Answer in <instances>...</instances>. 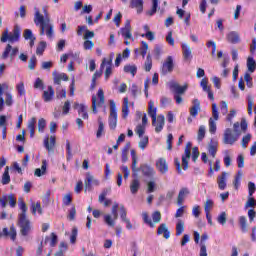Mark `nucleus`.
Masks as SVG:
<instances>
[{
    "mask_svg": "<svg viewBox=\"0 0 256 256\" xmlns=\"http://www.w3.org/2000/svg\"><path fill=\"white\" fill-rule=\"evenodd\" d=\"M34 23L36 27H40V35H46L50 41H53V37H55V30L51 23V18H45L38 7H34Z\"/></svg>",
    "mask_w": 256,
    "mask_h": 256,
    "instance_id": "f257e3e1",
    "label": "nucleus"
},
{
    "mask_svg": "<svg viewBox=\"0 0 256 256\" xmlns=\"http://www.w3.org/2000/svg\"><path fill=\"white\" fill-rule=\"evenodd\" d=\"M148 115L152 119V127H154L156 133H161L163 127H165V116H157V108L155 107V102L150 100L148 103Z\"/></svg>",
    "mask_w": 256,
    "mask_h": 256,
    "instance_id": "f03ea898",
    "label": "nucleus"
},
{
    "mask_svg": "<svg viewBox=\"0 0 256 256\" xmlns=\"http://www.w3.org/2000/svg\"><path fill=\"white\" fill-rule=\"evenodd\" d=\"M19 209H21L22 213L19 214L18 225L20 227L21 234L26 237V235L31 233V222L27 219V205L25 202H19Z\"/></svg>",
    "mask_w": 256,
    "mask_h": 256,
    "instance_id": "7ed1b4c3",
    "label": "nucleus"
},
{
    "mask_svg": "<svg viewBox=\"0 0 256 256\" xmlns=\"http://www.w3.org/2000/svg\"><path fill=\"white\" fill-rule=\"evenodd\" d=\"M11 107L13 105V95L9 92V84H0V111H3V107Z\"/></svg>",
    "mask_w": 256,
    "mask_h": 256,
    "instance_id": "20e7f679",
    "label": "nucleus"
},
{
    "mask_svg": "<svg viewBox=\"0 0 256 256\" xmlns=\"http://www.w3.org/2000/svg\"><path fill=\"white\" fill-rule=\"evenodd\" d=\"M19 37H21V31L19 27H15L12 32L9 33V30H5L2 33L1 42L2 43H17L19 41Z\"/></svg>",
    "mask_w": 256,
    "mask_h": 256,
    "instance_id": "39448f33",
    "label": "nucleus"
},
{
    "mask_svg": "<svg viewBox=\"0 0 256 256\" xmlns=\"http://www.w3.org/2000/svg\"><path fill=\"white\" fill-rule=\"evenodd\" d=\"M239 137H241V133L233 132V129L226 128L223 133L222 143L224 145H233L239 141Z\"/></svg>",
    "mask_w": 256,
    "mask_h": 256,
    "instance_id": "423d86ee",
    "label": "nucleus"
},
{
    "mask_svg": "<svg viewBox=\"0 0 256 256\" xmlns=\"http://www.w3.org/2000/svg\"><path fill=\"white\" fill-rule=\"evenodd\" d=\"M115 54L111 53L110 58H103L102 63L100 65V69L103 71V69L106 68L104 72L105 80L108 81L109 77L113 75V57Z\"/></svg>",
    "mask_w": 256,
    "mask_h": 256,
    "instance_id": "0eeeda50",
    "label": "nucleus"
},
{
    "mask_svg": "<svg viewBox=\"0 0 256 256\" xmlns=\"http://www.w3.org/2000/svg\"><path fill=\"white\" fill-rule=\"evenodd\" d=\"M119 209V204L115 202L112 206V214L104 215V223L108 225V227H115V222L119 218V213L117 212Z\"/></svg>",
    "mask_w": 256,
    "mask_h": 256,
    "instance_id": "6e6552de",
    "label": "nucleus"
},
{
    "mask_svg": "<svg viewBox=\"0 0 256 256\" xmlns=\"http://www.w3.org/2000/svg\"><path fill=\"white\" fill-rule=\"evenodd\" d=\"M215 121H219V109L217 108V104H212V118L209 119V131L212 135L217 133V123Z\"/></svg>",
    "mask_w": 256,
    "mask_h": 256,
    "instance_id": "1a4fd4ad",
    "label": "nucleus"
},
{
    "mask_svg": "<svg viewBox=\"0 0 256 256\" xmlns=\"http://www.w3.org/2000/svg\"><path fill=\"white\" fill-rule=\"evenodd\" d=\"M103 105H105V94L103 92V89H99L97 96H92V113H94V115H97V107H103Z\"/></svg>",
    "mask_w": 256,
    "mask_h": 256,
    "instance_id": "9d476101",
    "label": "nucleus"
},
{
    "mask_svg": "<svg viewBox=\"0 0 256 256\" xmlns=\"http://www.w3.org/2000/svg\"><path fill=\"white\" fill-rule=\"evenodd\" d=\"M109 127L110 129L117 127V106L113 100H110Z\"/></svg>",
    "mask_w": 256,
    "mask_h": 256,
    "instance_id": "9b49d317",
    "label": "nucleus"
},
{
    "mask_svg": "<svg viewBox=\"0 0 256 256\" xmlns=\"http://www.w3.org/2000/svg\"><path fill=\"white\" fill-rule=\"evenodd\" d=\"M85 189L86 191H91L93 187H99L100 182L98 179L95 178L94 175H91V173L87 172L86 173V178H85Z\"/></svg>",
    "mask_w": 256,
    "mask_h": 256,
    "instance_id": "f8f14e48",
    "label": "nucleus"
},
{
    "mask_svg": "<svg viewBox=\"0 0 256 256\" xmlns=\"http://www.w3.org/2000/svg\"><path fill=\"white\" fill-rule=\"evenodd\" d=\"M7 202H9V205L12 208L17 205V199L13 194L4 195L2 199H0V205L2 209H5V207H7Z\"/></svg>",
    "mask_w": 256,
    "mask_h": 256,
    "instance_id": "ddd939ff",
    "label": "nucleus"
},
{
    "mask_svg": "<svg viewBox=\"0 0 256 256\" xmlns=\"http://www.w3.org/2000/svg\"><path fill=\"white\" fill-rule=\"evenodd\" d=\"M19 53V48L18 47H13L11 44H7L3 54H2V59H8L11 57V59L15 58V55Z\"/></svg>",
    "mask_w": 256,
    "mask_h": 256,
    "instance_id": "4468645a",
    "label": "nucleus"
},
{
    "mask_svg": "<svg viewBox=\"0 0 256 256\" xmlns=\"http://www.w3.org/2000/svg\"><path fill=\"white\" fill-rule=\"evenodd\" d=\"M175 64L173 63V56H168L162 65V73L167 75V73H173Z\"/></svg>",
    "mask_w": 256,
    "mask_h": 256,
    "instance_id": "2eb2a0df",
    "label": "nucleus"
},
{
    "mask_svg": "<svg viewBox=\"0 0 256 256\" xmlns=\"http://www.w3.org/2000/svg\"><path fill=\"white\" fill-rule=\"evenodd\" d=\"M156 169L161 173V175H165L169 171V164H167V160L165 158H158L156 160Z\"/></svg>",
    "mask_w": 256,
    "mask_h": 256,
    "instance_id": "dca6fc26",
    "label": "nucleus"
},
{
    "mask_svg": "<svg viewBox=\"0 0 256 256\" xmlns=\"http://www.w3.org/2000/svg\"><path fill=\"white\" fill-rule=\"evenodd\" d=\"M169 87L171 91L175 93V95H183L188 88L187 84H185L184 86H181L177 82H170Z\"/></svg>",
    "mask_w": 256,
    "mask_h": 256,
    "instance_id": "f3484780",
    "label": "nucleus"
},
{
    "mask_svg": "<svg viewBox=\"0 0 256 256\" xmlns=\"http://www.w3.org/2000/svg\"><path fill=\"white\" fill-rule=\"evenodd\" d=\"M181 47L184 61H191L193 59L191 47H189L187 43H182Z\"/></svg>",
    "mask_w": 256,
    "mask_h": 256,
    "instance_id": "a211bd4d",
    "label": "nucleus"
},
{
    "mask_svg": "<svg viewBox=\"0 0 256 256\" xmlns=\"http://www.w3.org/2000/svg\"><path fill=\"white\" fill-rule=\"evenodd\" d=\"M74 108L78 110V115L82 117V119H89V114L87 113V106L85 104L75 103Z\"/></svg>",
    "mask_w": 256,
    "mask_h": 256,
    "instance_id": "6ab92c4d",
    "label": "nucleus"
},
{
    "mask_svg": "<svg viewBox=\"0 0 256 256\" xmlns=\"http://www.w3.org/2000/svg\"><path fill=\"white\" fill-rule=\"evenodd\" d=\"M55 85H61V81H69V76L65 73L54 71L52 73Z\"/></svg>",
    "mask_w": 256,
    "mask_h": 256,
    "instance_id": "aec40b11",
    "label": "nucleus"
},
{
    "mask_svg": "<svg viewBox=\"0 0 256 256\" xmlns=\"http://www.w3.org/2000/svg\"><path fill=\"white\" fill-rule=\"evenodd\" d=\"M227 172H222L217 178L218 189L225 191L227 189Z\"/></svg>",
    "mask_w": 256,
    "mask_h": 256,
    "instance_id": "412c9836",
    "label": "nucleus"
},
{
    "mask_svg": "<svg viewBox=\"0 0 256 256\" xmlns=\"http://www.w3.org/2000/svg\"><path fill=\"white\" fill-rule=\"evenodd\" d=\"M226 39L228 43H232L234 45H237V43L241 42V38L239 36V32L237 31H231L227 34Z\"/></svg>",
    "mask_w": 256,
    "mask_h": 256,
    "instance_id": "4be33fe9",
    "label": "nucleus"
},
{
    "mask_svg": "<svg viewBox=\"0 0 256 256\" xmlns=\"http://www.w3.org/2000/svg\"><path fill=\"white\" fill-rule=\"evenodd\" d=\"M53 97H55V90H53V86H48V89L43 92L42 99L45 103H49L53 101Z\"/></svg>",
    "mask_w": 256,
    "mask_h": 256,
    "instance_id": "5701e85b",
    "label": "nucleus"
},
{
    "mask_svg": "<svg viewBox=\"0 0 256 256\" xmlns=\"http://www.w3.org/2000/svg\"><path fill=\"white\" fill-rule=\"evenodd\" d=\"M192 107L190 108V115L192 117H196L197 115H199V111H201V102H199L198 99H194L192 101Z\"/></svg>",
    "mask_w": 256,
    "mask_h": 256,
    "instance_id": "b1692460",
    "label": "nucleus"
},
{
    "mask_svg": "<svg viewBox=\"0 0 256 256\" xmlns=\"http://www.w3.org/2000/svg\"><path fill=\"white\" fill-rule=\"evenodd\" d=\"M218 147H219V142H217L216 140H211L209 142L207 150L209 155H211V157H215L217 155Z\"/></svg>",
    "mask_w": 256,
    "mask_h": 256,
    "instance_id": "393cba45",
    "label": "nucleus"
},
{
    "mask_svg": "<svg viewBox=\"0 0 256 256\" xmlns=\"http://www.w3.org/2000/svg\"><path fill=\"white\" fill-rule=\"evenodd\" d=\"M191 159V150L185 149L184 155L182 156V167L184 171H187L189 169V160Z\"/></svg>",
    "mask_w": 256,
    "mask_h": 256,
    "instance_id": "a878e982",
    "label": "nucleus"
},
{
    "mask_svg": "<svg viewBox=\"0 0 256 256\" xmlns=\"http://www.w3.org/2000/svg\"><path fill=\"white\" fill-rule=\"evenodd\" d=\"M44 147L47 149V151H53L55 147V136H50V138L49 135L45 136Z\"/></svg>",
    "mask_w": 256,
    "mask_h": 256,
    "instance_id": "bb28decb",
    "label": "nucleus"
},
{
    "mask_svg": "<svg viewBox=\"0 0 256 256\" xmlns=\"http://www.w3.org/2000/svg\"><path fill=\"white\" fill-rule=\"evenodd\" d=\"M120 33L124 39H132L133 35L131 34V23L127 22L124 28L120 29Z\"/></svg>",
    "mask_w": 256,
    "mask_h": 256,
    "instance_id": "cd10ccee",
    "label": "nucleus"
},
{
    "mask_svg": "<svg viewBox=\"0 0 256 256\" xmlns=\"http://www.w3.org/2000/svg\"><path fill=\"white\" fill-rule=\"evenodd\" d=\"M188 195H189V190L187 188H182L179 191L178 198H177L178 205H183Z\"/></svg>",
    "mask_w": 256,
    "mask_h": 256,
    "instance_id": "c85d7f7f",
    "label": "nucleus"
},
{
    "mask_svg": "<svg viewBox=\"0 0 256 256\" xmlns=\"http://www.w3.org/2000/svg\"><path fill=\"white\" fill-rule=\"evenodd\" d=\"M157 235H164V239H169V237H171V233L169 232V229H167V224H161L158 227Z\"/></svg>",
    "mask_w": 256,
    "mask_h": 256,
    "instance_id": "c756f323",
    "label": "nucleus"
},
{
    "mask_svg": "<svg viewBox=\"0 0 256 256\" xmlns=\"http://www.w3.org/2000/svg\"><path fill=\"white\" fill-rule=\"evenodd\" d=\"M122 117L127 119L129 117V98L125 97L122 104Z\"/></svg>",
    "mask_w": 256,
    "mask_h": 256,
    "instance_id": "7c9ffc66",
    "label": "nucleus"
},
{
    "mask_svg": "<svg viewBox=\"0 0 256 256\" xmlns=\"http://www.w3.org/2000/svg\"><path fill=\"white\" fill-rule=\"evenodd\" d=\"M37 123V118L33 117L28 121V129L30 131V137L33 139L35 137V125Z\"/></svg>",
    "mask_w": 256,
    "mask_h": 256,
    "instance_id": "2f4dec72",
    "label": "nucleus"
},
{
    "mask_svg": "<svg viewBox=\"0 0 256 256\" xmlns=\"http://www.w3.org/2000/svg\"><path fill=\"white\" fill-rule=\"evenodd\" d=\"M104 135H105V125L103 124L101 117H99L98 118V130L96 132V137H97V139H101V137Z\"/></svg>",
    "mask_w": 256,
    "mask_h": 256,
    "instance_id": "473e14b6",
    "label": "nucleus"
},
{
    "mask_svg": "<svg viewBox=\"0 0 256 256\" xmlns=\"http://www.w3.org/2000/svg\"><path fill=\"white\" fill-rule=\"evenodd\" d=\"M46 171H47V160H43L41 168H37L34 172V175L36 177H42V175H45Z\"/></svg>",
    "mask_w": 256,
    "mask_h": 256,
    "instance_id": "72a5a7b5",
    "label": "nucleus"
},
{
    "mask_svg": "<svg viewBox=\"0 0 256 256\" xmlns=\"http://www.w3.org/2000/svg\"><path fill=\"white\" fill-rule=\"evenodd\" d=\"M132 9H136L137 13H143V0H131Z\"/></svg>",
    "mask_w": 256,
    "mask_h": 256,
    "instance_id": "f704fd0d",
    "label": "nucleus"
},
{
    "mask_svg": "<svg viewBox=\"0 0 256 256\" xmlns=\"http://www.w3.org/2000/svg\"><path fill=\"white\" fill-rule=\"evenodd\" d=\"M31 212H32L33 215H37V213H38V215H43V208H41V203L33 202L31 204Z\"/></svg>",
    "mask_w": 256,
    "mask_h": 256,
    "instance_id": "c9c22d12",
    "label": "nucleus"
},
{
    "mask_svg": "<svg viewBox=\"0 0 256 256\" xmlns=\"http://www.w3.org/2000/svg\"><path fill=\"white\" fill-rule=\"evenodd\" d=\"M124 73H130L132 77L137 75V66L135 64H127L124 66Z\"/></svg>",
    "mask_w": 256,
    "mask_h": 256,
    "instance_id": "e433bc0d",
    "label": "nucleus"
},
{
    "mask_svg": "<svg viewBox=\"0 0 256 256\" xmlns=\"http://www.w3.org/2000/svg\"><path fill=\"white\" fill-rule=\"evenodd\" d=\"M241 177H243V172L239 170L234 177L233 186L236 191L241 187Z\"/></svg>",
    "mask_w": 256,
    "mask_h": 256,
    "instance_id": "4c0bfd02",
    "label": "nucleus"
},
{
    "mask_svg": "<svg viewBox=\"0 0 256 256\" xmlns=\"http://www.w3.org/2000/svg\"><path fill=\"white\" fill-rule=\"evenodd\" d=\"M142 173L146 176V177H153L155 176V169L149 165H145L142 167Z\"/></svg>",
    "mask_w": 256,
    "mask_h": 256,
    "instance_id": "58836bf2",
    "label": "nucleus"
},
{
    "mask_svg": "<svg viewBox=\"0 0 256 256\" xmlns=\"http://www.w3.org/2000/svg\"><path fill=\"white\" fill-rule=\"evenodd\" d=\"M183 231H185V222H183V220H178L176 223V236L179 237L183 235Z\"/></svg>",
    "mask_w": 256,
    "mask_h": 256,
    "instance_id": "ea45409f",
    "label": "nucleus"
},
{
    "mask_svg": "<svg viewBox=\"0 0 256 256\" xmlns=\"http://www.w3.org/2000/svg\"><path fill=\"white\" fill-rule=\"evenodd\" d=\"M139 187H141V182H139L137 179H134L130 184V191L132 195H135V193L139 191Z\"/></svg>",
    "mask_w": 256,
    "mask_h": 256,
    "instance_id": "a19ab883",
    "label": "nucleus"
},
{
    "mask_svg": "<svg viewBox=\"0 0 256 256\" xmlns=\"http://www.w3.org/2000/svg\"><path fill=\"white\" fill-rule=\"evenodd\" d=\"M213 207H215V202L212 199H207L204 204L205 213H211Z\"/></svg>",
    "mask_w": 256,
    "mask_h": 256,
    "instance_id": "79ce46f5",
    "label": "nucleus"
},
{
    "mask_svg": "<svg viewBox=\"0 0 256 256\" xmlns=\"http://www.w3.org/2000/svg\"><path fill=\"white\" fill-rule=\"evenodd\" d=\"M142 219L144 223L151 227V229H154L155 223L149 218V214L147 212H142Z\"/></svg>",
    "mask_w": 256,
    "mask_h": 256,
    "instance_id": "37998d69",
    "label": "nucleus"
},
{
    "mask_svg": "<svg viewBox=\"0 0 256 256\" xmlns=\"http://www.w3.org/2000/svg\"><path fill=\"white\" fill-rule=\"evenodd\" d=\"M247 68L250 73H253L256 69L255 59L252 56H249L247 59Z\"/></svg>",
    "mask_w": 256,
    "mask_h": 256,
    "instance_id": "c03bdc74",
    "label": "nucleus"
},
{
    "mask_svg": "<svg viewBox=\"0 0 256 256\" xmlns=\"http://www.w3.org/2000/svg\"><path fill=\"white\" fill-rule=\"evenodd\" d=\"M239 225L242 233H247V218L245 216L239 217Z\"/></svg>",
    "mask_w": 256,
    "mask_h": 256,
    "instance_id": "a18cd8bd",
    "label": "nucleus"
},
{
    "mask_svg": "<svg viewBox=\"0 0 256 256\" xmlns=\"http://www.w3.org/2000/svg\"><path fill=\"white\" fill-rule=\"evenodd\" d=\"M10 182H11V176H9V167H6L2 176V184L9 185Z\"/></svg>",
    "mask_w": 256,
    "mask_h": 256,
    "instance_id": "49530a36",
    "label": "nucleus"
},
{
    "mask_svg": "<svg viewBox=\"0 0 256 256\" xmlns=\"http://www.w3.org/2000/svg\"><path fill=\"white\" fill-rule=\"evenodd\" d=\"M45 49H47V42L45 41H41L36 49V54L37 55H43V53L45 52Z\"/></svg>",
    "mask_w": 256,
    "mask_h": 256,
    "instance_id": "de8ad7c7",
    "label": "nucleus"
},
{
    "mask_svg": "<svg viewBox=\"0 0 256 256\" xmlns=\"http://www.w3.org/2000/svg\"><path fill=\"white\" fill-rule=\"evenodd\" d=\"M205 133H207V129L205 128V126H200L199 130H198V135H197V139L199 141V143H201V141H203V139H205Z\"/></svg>",
    "mask_w": 256,
    "mask_h": 256,
    "instance_id": "09e8293b",
    "label": "nucleus"
},
{
    "mask_svg": "<svg viewBox=\"0 0 256 256\" xmlns=\"http://www.w3.org/2000/svg\"><path fill=\"white\" fill-rule=\"evenodd\" d=\"M158 7H159V0H152V8L147 12V15H150V17H152V15L157 13Z\"/></svg>",
    "mask_w": 256,
    "mask_h": 256,
    "instance_id": "8fccbe9b",
    "label": "nucleus"
},
{
    "mask_svg": "<svg viewBox=\"0 0 256 256\" xmlns=\"http://www.w3.org/2000/svg\"><path fill=\"white\" fill-rule=\"evenodd\" d=\"M140 142L138 144V146L142 149V151H145V149H147V145H149V137L148 136H144L140 138Z\"/></svg>",
    "mask_w": 256,
    "mask_h": 256,
    "instance_id": "3c124183",
    "label": "nucleus"
},
{
    "mask_svg": "<svg viewBox=\"0 0 256 256\" xmlns=\"http://www.w3.org/2000/svg\"><path fill=\"white\" fill-rule=\"evenodd\" d=\"M47 127V121L45 118H41L38 120V131L39 133H45V128Z\"/></svg>",
    "mask_w": 256,
    "mask_h": 256,
    "instance_id": "603ef678",
    "label": "nucleus"
},
{
    "mask_svg": "<svg viewBox=\"0 0 256 256\" xmlns=\"http://www.w3.org/2000/svg\"><path fill=\"white\" fill-rule=\"evenodd\" d=\"M147 51H149V44H147V42H145V41H142L141 47H140V53H141L143 59H145V55H147Z\"/></svg>",
    "mask_w": 256,
    "mask_h": 256,
    "instance_id": "864d4df0",
    "label": "nucleus"
},
{
    "mask_svg": "<svg viewBox=\"0 0 256 256\" xmlns=\"http://www.w3.org/2000/svg\"><path fill=\"white\" fill-rule=\"evenodd\" d=\"M147 126H143L142 124H138L136 126V129H135V133L136 135H138V137H143V135H145V129H146Z\"/></svg>",
    "mask_w": 256,
    "mask_h": 256,
    "instance_id": "5fc2aeb1",
    "label": "nucleus"
},
{
    "mask_svg": "<svg viewBox=\"0 0 256 256\" xmlns=\"http://www.w3.org/2000/svg\"><path fill=\"white\" fill-rule=\"evenodd\" d=\"M34 89H39L40 91H43V89H45V83H43V80L41 78H36L34 82Z\"/></svg>",
    "mask_w": 256,
    "mask_h": 256,
    "instance_id": "6e6d98bb",
    "label": "nucleus"
},
{
    "mask_svg": "<svg viewBox=\"0 0 256 256\" xmlns=\"http://www.w3.org/2000/svg\"><path fill=\"white\" fill-rule=\"evenodd\" d=\"M217 222L220 225H225L227 223V213L226 212H221L218 217H217Z\"/></svg>",
    "mask_w": 256,
    "mask_h": 256,
    "instance_id": "4d7b16f0",
    "label": "nucleus"
},
{
    "mask_svg": "<svg viewBox=\"0 0 256 256\" xmlns=\"http://www.w3.org/2000/svg\"><path fill=\"white\" fill-rule=\"evenodd\" d=\"M244 81L246 82V85L249 89H251V87H253V78H251V74H249V72L245 73Z\"/></svg>",
    "mask_w": 256,
    "mask_h": 256,
    "instance_id": "13d9d810",
    "label": "nucleus"
},
{
    "mask_svg": "<svg viewBox=\"0 0 256 256\" xmlns=\"http://www.w3.org/2000/svg\"><path fill=\"white\" fill-rule=\"evenodd\" d=\"M77 235H78L77 227H73L70 235V243H72V245H75L77 241Z\"/></svg>",
    "mask_w": 256,
    "mask_h": 256,
    "instance_id": "bf43d9fd",
    "label": "nucleus"
},
{
    "mask_svg": "<svg viewBox=\"0 0 256 256\" xmlns=\"http://www.w3.org/2000/svg\"><path fill=\"white\" fill-rule=\"evenodd\" d=\"M132 157V171H137V153L135 150H131Z\"/></svg>",
    "mask_w": 256,
    "mask_h": 256,
    "instance_id": "052dcab7",
    "label": "nucleus"
},
{
    "mask_svg": "<svg viewBox=\"0 0 256 256\" xmlns=\"http://www.w3.org/2000/svg\"><path fill=\"white\" fill-rule=\"evenodd\" d=\"M248 101V115H253V96L248 95L247 96Z\"/></svg>",
    "mask_w": 256,
    "mask_h": 256,
    "instance_id": "680f3d73",
    "label": "nucleus"
},
{
    "mask_svg": "<svg viewBox=\"0 0 256 256\" xmlns=\"http://www.w3.org/2000/svg\"><path fill=\"white\" fill-rule=\"evenodd\" d=\"M23 37H24V39H26V41L35 39V36L33 35V31H31V29H25Z\"/></svg>",
    "mask_w": 256,
    "mask_h": 256,
    "instance_id": "e2e57ef3",
    "label": "nucleus"
},
{
    "mask_svg": "<svg viewBox=\"0 0 256 256\" xmlns=\"http://www.w3.org/2000/svg\"><path fill=\"white\" fill-rule=\"evenodd\" d=\"M16 89H17L18 95H21V96L25 95V83L19 82L16 85Z\"/></svg>",
    "mask_w": 256,
    "mask_h": 256,
    "instance_id": "0e129e2a",
    "label": "nucleus"
},
{
    "mask_svg": "<svg viewBox=\"0 0 256 256\" xmlns=\"http://www.w3.org/2000/svg\"><path fill=\"white\" fill-rule=\"evenodd\" d=\"M153 67V60H151V55H148L146 57V62H145V71H151V68Z\"/></svg>",
    "mask_w": 256,
    "mask_h": 256,
    "instance_id": "69168bd1",
    "label": "nucleus"
},
{
    "mask_svg": "<svg viewBox=\"0 0 256 256\" xmlns=\"http://www.w3.org/2000/svg\"><path fill=\"white\" fill-rule=\"evenodd\" d=\"M224 165L230 167L231 165V156L229 155V150L224 151Z\"/></svg>",
    "mask_w": 256,
    "mask_h": 256,
    "instance_id": "338daca9",
    "label": "nucleus"
},
{
    "mask_svg": "<svg viewBox=\"0 0 256 256\" xmlns=\"http://www.w3.org/2000/svg\"><path fill=\"white\" fill-rule=\"evenodd\" d=\"M220 111H221L222 115H226L227 113H229V108L227 106V102H225V101L220 102Z\"/></svg>",
    "mask_w": 256,
    "mask_h": 256,
    "instance_id": "774afa93",
    "label": "nucleus"
}]
</instances>
